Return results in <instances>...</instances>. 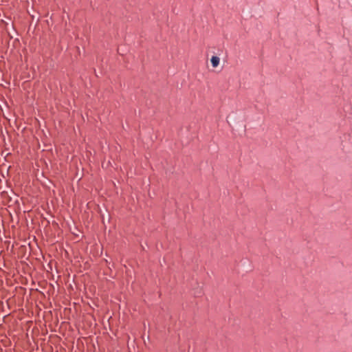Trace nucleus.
Instances as JSON below:
<instances>
[{
	"mask_svg": "<svg viewBox=\"0 0 352 352\" xmlns=\"http://www.w3.org/2000/svg\"><path fill=\"white\" fill-rule=\"evenodd\" d=\"M213 67H217L219 65L220 59L219 57L213 56L210 59Z\"/></svg>",
	"mask_w": 352,
	"mask_h": 352,
	"instance_id": "1",
	"label": "nucleus"
}]
</instances>
